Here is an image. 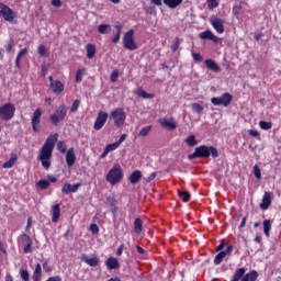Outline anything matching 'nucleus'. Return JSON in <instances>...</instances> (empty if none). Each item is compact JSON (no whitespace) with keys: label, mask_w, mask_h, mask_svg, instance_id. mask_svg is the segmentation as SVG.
Segmentation results:
<instances>
[{"label":"nucleus","mask_w":281,"mask_h":281,"mask_svg":"<svg viewBox=\"0 0 281 281\" xmlns=\"http://www.w3.org/2000/svg\"><path fill=\"white\" fill-rule=\"evenodd\" d=\"M43 269L46 273H49V271H52V267H49V263L47 262L43 263Z\"/></svg>","instance_id":"nucleus-61"},{"label":"nucleus","mask_w":281,"mask_h":281,"mask_svg":"<svg viewBox=\"0 0 281 281\" xmlns=\"http://www.w3.org/2000/svg\"><path fill=\"white\" fill-rule=\"evenodd\" d=\"M16 111V108L12 103H5L2 106H0V120H3L4 122H10L12 117H14V112Z\"/></svg>","instance_id":"nucleus-6"},{"label":"nucleus","mask_w":281,"mask_h":281,"mask_svg":"<svg viewBox=\"0 0 281 281\" xmlns=\"http://www.w3.org/2000/svg\"><path fill=\"white\" fill-rule=\"evenodd\" d=\"M60 220V204H54L52 206V221L53 223H58Z\"/></svg>","instance_id":"nucleus-21"},{"label":"nucleus","mask_w":281,"mask_h":281,"mask_svg":"<svg viewBox=\"0 0 281 281\" xmlns=\"http://www.w3.org/2000/svg\"><path fill=\"white\" fill-rule=\"evenodd\" d=\"M209 10H214L218 8V0H206Z\"/></svg>","instance_id":"nucleus-45"},{"label":"nucleus","mask_w":281,"mask_h":281,"mask_svg":"<svg viewBox=\"0 0 281 281\" xmlns=\"http://www.w3.org/2000/svg\"><path fill=\"white\" fill-rule=\"evenodd\" d=\"M269 232H271V220L263 221V233L266 234L267 238H269Z\"/></svg>","instance_id":"nucleus-36"},{"label":"nucleus","mask_w":281,"mask_h":281,"mask_svg":"<svg viewBox=\"0 0 281 281\" xmlns=\"http://www.w3.org/2000/svg\"><path fill=\"white\" fill-rule=\"evenodd\" d=\"M38 188H41V190H47V188H49V181L47 180H40L37 182Z\"/></svg>","instance_id":"nucleus-46"},{"label":"nucleus","mask_w":281,"mask_h":281,"mask_svg":"<svg viewBox=\"0 0 281 281\" xmlns=\"http://www.w3.org/2000/svg\"><path fill=\"white\" fill-rule=\"evenodd\" d=\"M186 144L188 146L194 147L199 144V142L196 140V137L194 135H190L189 137L186 138Z\"/></svg>","instance_id":"nucleus-35"},{"label":"nucleus","mask_w":281,"mask_h":281,"mask_svg":"<svg viewBox=\"0 0 281 281\" xmlns=\"http://www.w3.org/2000/svg\"><path fill=\"white\" fill-rule=\"evenodd\" d=\"M37 52L40 56H45V52H46L45 45H40Z\"/></svg>","instance_id":"nucleus-58"},{"label":"nucleus","mask_w":281,"mask_h":281,"mask_svg":"<svg viewBox=\"0 0 281 281\" xmlns=\"http://www.w3.org/2000/svg\"><path fill=\"white\" fill-rule=\"evenodd\" d=\"M25 54H27V48H23L22 50H20L18 53V56L15 58V67H20L19 60H21V58H23V56H25Z\"/></svg>","instance_id":"nucleus-40"},{"label":"nucleus","mask_w":281,"mask_h":281,"mask_svg":"<svg viewBox=\"0 0 281 281\" xmlns=\"http://www.w3.org/2000/svg\"><path fill=\"white\" fill-rule=\"evenodd\" d=\"M105 267H108L110 271H113V269H120V261L114 257H110L105 261Z\"/></svg>","instance_id":"nucleus-22"},{"label":"nucleus","mask_w":281,"mask_h":281,"mask_svg":"<svg viewBox=\"0 0 281 281\" xmlns=\"http://www.w3.org/2000/svg\"><path fill=\"white\" fill-rule=\"evenodd\" d=\"M179 196L184 203H188V201H190V192L188 191H180Z\"/></svg>","instance_id":"nucleus-43"},{"label":"nucleus","mask_w":281,"mask_h":281,"mask_svg":"<svg viewBox=\"0 0 281 281\" xmlns=\"http://www.w3.org/2000/svg\"><path fill=\"white\" fill-rule=\"evenodd\" d=\"M134 232L136 234H142V220L140 218H136L134 222Z\"/></svg>","instance_id":"nucleus-42"},{"label":"nucleus","mask_w":281,"mask_h":281,"mask_svg":"<svg viewBox=\"0 0 281 281\" xmlns=\"http://www.w3.org/2000/svg\"><path fill=\"white\" fill-rule=\"evenodd\" d=\"M16 161H19V156H16V154H11L10 159L3 162L2 168H12Z\"/></svg>","instance_id":"nucleus-25"},{"label":"nucleus","mask_w":281,"mask_h":281,"mask_svg":"<svg viewBox=\"0 0 281 281\" xmlns=\"http://www.w3.org/2000/svg\"><path fill=\"white\" fill-rule=\"evenodd\" d=\"M233 249H234L233 246H227L226 249L223 250V252L226 254V256H227V254H232Z\"/></svg>","instance_id":"nucleus-64"},{"label":"nucleus","mask_w":281,"mask_h":281,"mask_svg":"<svg viewBox=\"0 0 281 281\" xmlns=\"http://www.w3.org/2000/svg\"><path fill=\"white\" fill-rule=\"evenodd\" d=\"M106 205H110V207H115V205H117V200H115L113 196H109L106 199Z\"/></svg>","instance_id":"nucleus-48"},{"label":"nucleus","mask_w":281,"mask_h":281,"mask_svg":"<svg viewBox=\"0 0 281 281\" xmlns=\"http://www.w3.org/2000/svg\"><path fill=\"white\" fill-rule=\"evenodd\" d=\"M269 205H271V193L266 192L262 202L260 203V207L261 210H269Z\"/></svg>","instance_id":"nucleus-24"},{"label":"nucleus","mask_w":281,"mask_h":281,"mask_svg":"<svg viewBox=\"0 0 281 281\" xmlns=\"http://www.w3.org/2000/svg\"><path fill=\"white\" fill-rule=\"evenodd\" d=\"M0 14L4 19V21H8L9 23H12L16 18V13H14V10L3 3H0Z\"/></svg>","instance_id":"nucleus-8"},{"label":"nucleus","mask_w":281,"mask_h":281,"mask_svg":"<svg viewBox=\"0 0 281 281\" xmlns=\"http://www.w3.org/2000/svg\"><path fill=\"white\" fill-rule=\"evenodd\" d=\"M165 5L170 8L171 10H175V8H179L181 3H183V0H162Z\"/></svg>","instance_id":"nucleus-29"},{"label":"nucleus","mask_w":281,"mask_h":281,"mask_svg":"<svg viewBox=\"0 0 281 281\" xmlns=\"http://www.w3.org/2000/svg\"><path fill=\"white\" fill-rule=\"evenodd\" d=\"M20 277L24 280V281H30V272H27V270H20Z\"/></svg>","instance_id":"nucleus-50"},{"label":"nucleus","mask_w":281,"mask_h":281,"mask_svg":"<svg viewBox=\"0 0 281 281\" xmlns=\"http://www.w3.org/2000/svg\"><path fill=\"white\" fill-rule=\"evenodd\" d=\"M66 164L68 168H71L74 164H76V153L74 151V148H70L66 153Z\"/></svg>","instance_id":"nucleus-19"},{"label":"nucleus","mask_w":281,"mask_h":281,"mask_svg":"<svg viewBox=\"0 0 281 281\" xmlns=\"http://www.w3.org/2000/svg\"><path fill=\"white\" fill-rule=\"evenodd\" d=\"M87 74V69L81 68L78 69L76 72V82H80L82 80V77Z\"/></svg>","instance_id":"nucleus-41"},{"label":"nucleus","mask_w":281,"mask_h":281,"mask_svg":"<svg viewBox=\"0 0 281 281\" xmlns=\"http://www.w3.org/2000/svg\"><path fill=\"white\" fill-rule=\"evenodd\" d=\"M171 49L173 52H177V49H179V38H176L173 44L171 45Z\"/></svg>","instance_id":"nucleus-59"},{"label":"nucleus","mask_w":281,"mask_h":281,"mask_svg":"<svg viewBox=\"0 0 281 281\" xmlns=\"http://www.w3.org/2000/svg\"><path fill=\"white\" fill-rule=\"evenodd\" d=\"M80 106V100H75L70 106V113H76Z\"/></svg>","instance_id":"nucleus-47"},{"label":"nucleus","mask_w":281,"mask_h":281,"mask_svg":"<svg viewBox=\"0 0 281 281\" xmlns=\"http://www.w3.org/2000/svg\"><path fill=\"white\" fill-rule=\"evenodd\" d=\"M140 179H142V171L135 170L134 172L131 173L128 181L130 183L135 186V183H137Z\"/></svg>","instance_id":"nucleus-27"},{"label":"nucleus","mask_w":281,"mask_h":281,"mask_svg":"<svg viewBox=\"0 0 281 281\" xmlns=\"http://www.w3.org/2000/svg\"><path fill=\"white\" fill-rule=\"evenodd\" d=\"M81 260H83V262H86V265H88L89 267H99L100 266V258H98V256H95V255H92L90 257L87 255H82Z\"/></svg>","instance_id":"nucleus-15"},{"label":"nucleus","mask_w":281,"mask_h":281,"mask_svg":"<svg viewBox=\"0 0 281 281\" xmlns=\"http://www.w3.org/2000/svg\"><path fill=\"white\" fill-rule=\"evenodd\" d=\"M120 148V143H112L105 146L103 153L101 154V159L106 158L109 153H113V150H117Z\"/></svg>","instance_id":"nucleus-20"},{"label":"nucleus","mask_w":281,"mask_h":281,"mask_svg":"<svg viewBox=\"0 0 281 281\" xmlns=\"http://www.w3.org/2000/svg\"><path fill=\"white\" fill-rule=\"evenodd\" d=\"M123 47L130 52L137 49V42H135V31L130 30L123 36Z\"/></svg>","instance_id":"nucleus-5"},{"label":"nucleus","mask_w":281,"mask_h":281,"mask_svg":"<svg viewBox=\"0 0 281 281\" xmlns=\"http://www.w3.org/2000/svg\"><path fill=\"white\" fill-rule=\"evenodd\" d=\"M202 41H213V43H223V40L216 36L212 31H204L199 34Z\"/></svg>","instance_id":"nucleus-13"},{"label":"nucleus","mask_w":281,"mask_h":281,"mask_svg":"<svg viewBox=\"0 0 281 281\" xmlns=\"http://www.w3.org/2000/svg\"><path fill=\"white\" fill-rule=\"evenodd\" d=\"M116 33L114 34V37L112 38V43H120V36L122 34V24L117 23L115 24Z\"/></svg>","instance_id":"nucleus-32"},{"label":"nucleus","mask_w":281,"mask_h":281,"mask_svg":"<svg viewBox=\"0 0 281 281\" xmlns=\"http://www.w3.org/2000/svg\"><path fill=\"white\" fill-rule=\"evenodd\" d=\"M117 78H120V72L117 70H113L110 77L111 82H117Z\"/></svg>","instance_id":"nucleus-52"},{"label":"nucleus","mask_w":281,"mask_h":281,"mask_svg":"<svg viewBox=\"0 0 281 281\" xmlns=\"http://www.w3.org/2000/svg\"><path fill=\"white\" fill-rule=\"evenodd\" d=\"M43 115V111L41 108H37L33 113L31 124L34 133H41V116Z\"/></svg>","instance_id":"nucleus-9"},{"label":"nucleus","mask_w":281,"mask_h":281,"mask_svg":"<svg viewBox=\"0 0 281 281\" xmlns=\"http://www.w3.org/2000/svg\"><path fill=\"white\" fill-rule=\"evenodd\" d=\"M227 255L224 251H221L220 254L216 255L214 259V265H221L223 262V258H225Z\"/></svg>","instance_id":"nucleus-44"},{"label":"nucleus","mask_w":281,"mask_h":281,"mask_svg":"<svg viewBox=\"0 0 281 281\" xmlns=\"http://www.w3.org/2000/svg\"><path fill=\"white\" fill-rule=\"evenodd\" d=\"M205 65L211 71L220 72L221 71V66L216 64L213 59H206Z\"/></svg>","instance_id":"nucleus-26"},{"label":"nucleus","mask_w":281,"mask_h":281,"mask_svg":"<svg viewBox=\"0 0 281 281\" xmlns=\"http://www.w3.org/2000/svg\"><path fill=\"white\" fill-rule=\"evenodd\" d=\"M256 280H258V272L256 270H252V271L246 273L241 278V281H256Z\"/></svg>","instance_id":"nucleus-30"},{"label":"nucleus","mask_w":281,"mask_h":281,"mask_svg":"<svg viewBox=\"0 0 281 281\" xmlns=\"http://www.w3.org/2000/svg\"><path fill=\"white\" fill-rule=\"evenodd\" d=\"M41 278H43V267L41 266V263H37L32 274V279L33 281H41Z\"/></svg>","instance_id":"nucleus-23"},{"label":"nucleus","mask_w":281,"mask_h":281,"mask_svg":"<svg viewBox=\"0 0 281 281\" xmlns=\"http://www.w3.org/2000/svg\"><path fill=\"white\" fill-rule=\"evenodd\" d=\"M259 126L262 131H271V128H273V125L271 124V122H267V121H260Z\"/></svg>","instance_id":"nucleus-39"},{"label":"nucleus","mask_w":281,"mask_h":281,"mask_svg":"<svg viewBox=\"0 0 281 281\" xmlns=\"http://www.w3.org/2000/svg\"><path fill=\"white\" fill-rule=\"evenodd\" d=\"M50 5H53L54 8H60L63 5V1H60V0H52L50 1Z\"/></svg>","instance_id":"nucleus-54"},{"label":"nucleus","mask_w":281,"mask_h":281,"mask_svg":"<svg viewBox=\"0 0 281 281\" xmlns=\"http://www.w3.org/2000/svg\"><path fill=\"white\" fill-rule=\"evenodd\" d=\"M110 120H112L116 128H120L126 124V112L122 108H116L111 111Z\"/></svg>","instance_id":"nucleus-4"},{"label":"nucleus","mask_w":281,"mask_h":281,"mask_svg":"<svg viewBox=\"0 0 281 281\" xmlns=\"http://www.w3.org/2000/svg\"><path fill=\"white\" fill-rule=\"evenodd\" d=\"M57 150H59V153H65L67 150V146L65 145V143H63V140H59L57 143Z\"/></svg>","instance_id":"nucleus-51"},{"label":"nucleus","mask_w":281,"mask_h":281,"mask_svg":"<svg viewBox=\"0 0 281 281\" xmlns=\"http://www.w3.org/2000/svg\"><path fill=\"white\" fill-rule=\"evenodd\" d=\"M245 276V268H239L236 270L232 281H240V278Z\"/></svg>","instance_id":"nucleus-34"},{"label":"nucleus","mask_w":281,"mask_h":281,"mask_svg":"<svg viewBox=\"0 0 281 281\" xmlns=\"http://www.w3.org/2000/svg\"><path fill=\"white\" fill-rule=\"evenodd\" d=\"M56 142H58V134L49 135L40 150L38 159L44 170L52 168V155H54Z\"/></svg>","instance_id":"nucleus-1"},{"label":"nucleus","mask_w":281,"mask_h":281,"mask_svg":"<svg viewBox=\"0 0 281 281\" xmlns=\"http://www.w3.org/2000/svg\"><path fill=\"white\" fill-rule=\"evenodd\" d=\"M97 30L99 34H111V24H100Z\"/></svg>","instance_id":"nucleus-33"},{"label":"nucleus","mask_w":281,"mask_h":281,"mask_svg":"<svg viewBox=\"0 0 281 281\" xmlns=\"http://www.w3.org/2000/svg\"><path fill=\"white\" fill-rule=\"evenodd\" d=\"M90 232H92V234H98L100 232V228L97 226V224H91Z\"/></svg>","instance_id":"nucleus-56"},{"label":"nucleus","mask_w":281,"mask_h":281,"mask_svg":"<svg viewBox=\"0 0 281 281\" xmlns=\"http://www.w3.org/2000/svg\"><path fill=\"white\" fill-rule=\"evenodd\" d=\"M254 175H255L256 179H262V173H261L260 167H258V165L254 166Z\"/></svg>","instance_id":"nucleus-49"},{"label":"nucleus","mask_w":281,"mask_h":281,"mask_svg":"<svg viewBox=\"0 0 281 281\" xmlns=\"http://www.w3.org/2000/svg\"><path fill=\"white\" fill-rule=\"evenodd\" d=\"M248 135H250V137H258L260 133L258 132V130H249Z\"/></svg>","instance_id":"nucleus-57"},{"label":"nucleus","mask_w":281,"mask_h":281,"mask_svg":"<svg viewBox=\"0 0 281 281\" xmlns=\"http://www.w3.org/2000/svg\"><path fill=\"white\" fill-rule=\"evenodd\" d=\"M211 155L214 158L218 157V150L215 147L203 145V146L196 147L194 153L189 155V159H194L196 157L207 158Z\"/></svg>","instance_id":"nucleus-3"},{"label":"nucleus","mask_w":281,"mask_h":281,"mask_svg":"<svg viewBox=\"0 0 281 281\" xmlns=\"http://www.w3.org/2000/svg\"><path fill=\"white\" fill-rule=\"evenodd\" d=\"M122 179H124V171L120 164H115L105 176V180L110 186H117Z\"/></svg>","instance_id":"nucleus-2"},{"label":"nucleus","mask_w":281,"mask_h":281,"mask_svg":"<svg viewBox=\"0 0 281 281\" xmlns=\"http://www.w3.org/2000/svg\"><path fill=\"white\" fill-rule=\"evenodd\" d=\"M225 248V239H222L221 244L217 246V251H221Z\"/></svg>","instance_id":"nucleus-63"},{"label":"nucleus","mask_w":281,"mask_h":281,"mask_svg":"<svg viewBox=\"0 0 281 281\" xmlns=\"http://www.w3.org/2000/svg\"><path fill=\"white\" fill-rule=\"evenodd\" d=\"M158 122L160 126H162V128H167V131H175V128H177V122H175V119H160Z\"/></svg>","instance_id":"nucleus-16"},{"label":"nucleus","mask_w":281,"mask_h":281,"mask_svg":"<svg viewBox=\"0 0 281 281\" xmlns=\"http://www.w3.org/2000/svg\"><path fill=\"white\" fill-rule=\"evenodd\" d=\"M67 115V108L65 105H60L54 114L50 115L52 124H58V122L65 120Z\"/></svg>","instance_id":"nucleus-10"},{"label":"nucleus","mask_w":281,"mask_h":281,"mask_svg":"<svg viewBox=\"0 0 281 281\" xmlns=\"http://www.w3.org/2000/svg\"><path fill=\"white\" fill-rule=\"evenodd\" d=\"M20 245L24 249V254H32V238L27 235H22L20 237Z\"/></svg>","instance_id":"nucleus-14"},{"label":"nucleus","mask_w":281,"mask_h":281,"mask_svg":"<svg viewBox=\"0 0 281 281\" xmlns=\"http://www.w3.org/2000/svg\"><path fill=\"white\" fill-rule=\"evenodd\" d=\"M126 140V134H122L119 142H115L116 144H119V146Z\"/></svg>","instance_id":"nucleus-62"},{"label":"nucleus","mask_w":281,"mask_h":281,"mask_svg":"<svg viewBox=\"0 0 281 281\" xmlns=\"http://www.w3.org/2000/svg\"><path fill=\"white\" fill-rule=\"evenodd\" d=\"M50 89L53 93H56V95H60L63 91H65V85L63 82L56 80L50 82Z\"/></svg>","instance_id":"nucleus-18"},{"label":"nucleus","mask_w":281,"mask_h":281,"mask_svg":"<svg viewBox=\"0 0 281 281\" xmlns=\"http://www.w3.org/2000/svg\"><path fill=\"white\" fill-rule=\"evenodd\" d=\"M192 58H193V60H195L196 63H201V60H203V57H202L201 54H199V53H193V54H192Z\"/></svg>","instance_id":"nucleus-53"},{"label":"nucleus","mask_w":281,"mask_h":281,"mask_svg":"<svg viewBox=\"0 0 281 281\" xmlns=\"http://www.w3.org/2000/svg\"><path fill=\"white\" fill-rule=\"evenodd\" d=\"M233 97L229 92H225L222 97H214L211 99V103L214 106H228L232 104Z\"/></svg>","instance_id":"nucleus-7"},{"label":"nucleus","mask_w":281,"mask_h":281,"mask_svg":"<svg viewBox=\"0 0 281 281\" xmlns=\"http://www.w3.org/2000/svg\"><path fill=\"white\" fill-rule=\"evenodd\" d=\"M191 109L193 113H198L199 115H201V113H203L204 110L203 105L200 103H192Z\"/></svg>","instance_id":"nucleus-38"},{"label":"nucleus","mask_w":281,"mask_h":281,"mask_svg":"<svg viewBox=\"0 0 281 281\" xmlns=\"http://www.w3.org/2000/svg\"><path fill=\"white\" fill-rule=\"evenodd\" d=\"M135 93L138 95V98H143L144 100H153V98H155V94H150L142 88L137 89Z\"/></svg>","instance_id":"nucleus-28"},{"label":"nucleus","mask_w":281,"mask_h":281,"mask_svg":"<svg viewBox=\"0 0 281 281\" xmlns=\"http://www.w3.org/2000/svg\"><path fill=\"white\" fill-rule=\"evenodd\" d=\"M210 23L213 30L217 32V34H223L225 32V21H223L221 18H216V15H213L210 18Z\"/></svg>","instance_id":"nucleus-11"},{"label":"nucleus","mask_w":281,"mask_h":281,"mask_svg":"<svg viewBox=\"0 0 281 281\" xmlns=\"http://www.w3.org/2000/svg\"><path fill=\"white\" fill-rule=\"evenodd\" d=\"M150 131H153L151 125L143 127L138 133V137H147V135L150 133Z\"/></svg>","instance_id":"nucleus-37"},{"label":"nucleus","mask_w":281,"mask_h":281,"mask_svg":"<svg viewBox=\"0 0 281 281\" xmlns=\"http://www.w3.org/2000/svg\"><path fill=\"white\" fill-rule=\"evenodd\" d=\"M78 188H80V183L69 184L65 183L61 188L63 194H71V192H78Z\"/></svg>","instance_id":"nucleus-17"},{"label":"nucleus","mask_w":281,"mask_h":281,"mask_svg":"<svg viewBox=\"0 0 281 281\" xmlns=\"http://www.w3.org/2000/svg\"><path fill=\"white\" fill-rule=\"evenodd\" d=\"M106 120H109V113L100 111L93 125L94 131H102L104 124H106Z\"/></svg>","instance_id":"nucleus-12"},{"label":"nucleus","mask_w":281,"mask_h":281,"mask_svg":"<svg viewBox=\"0 0 281 281\" xmlns=\"http://www.w3.org/2000/svg\"><path fill=\"white\" fill-rule=\"evenodd\" d=\"M243 12V5H235L233 8V14H240Z\"/></svg>","instance_id":"nucleus-55"},{"label":"nucleus","mask_w":281,"mask_h":281,"mask_svg":"<svg viewBox=\"0 0 281 281\" xmlns=\"http://www.w3.org/2000/svg\"><path fill=\"white\" fill-rule=\"evenodd\" d=\"M86 54H87V58H89L90 60H91V58H94L95 57V45L87 44Z\"/></svg>","instance_id":"nucleus-31"},{"label":"nucleus","mask_w":281,"mask_h":281,"mask_svg":"<svg viewBox=\"0 0 281 281\" xmlns=\"http://www.w3.org/2000/svg\"><path fill=\"white\" fill-rule=\"evenodd\" d=\"M46 281H63V278L60 276H54L49 277Z\"/></svg>","instance_id":"nucleus-60"}]
</instances>
